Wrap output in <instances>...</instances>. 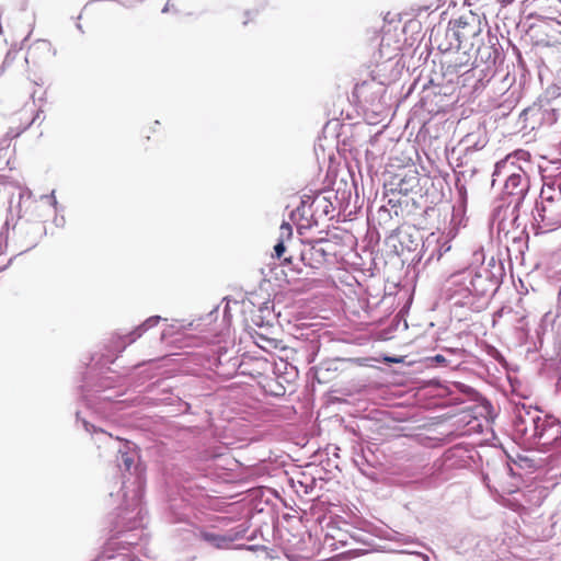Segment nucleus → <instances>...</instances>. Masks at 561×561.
Wrapping results in <instances>:
<instances>
[{
	"label": "nucleus",
	"mask_w": 561,
	"mask_h": 561,
	"mask_svg": "<svg viewBox=\"0 0 561 561\" xmlns=\"http://www.w3.org/2000/svg\"><path fill=\"white\" fill-rule=\"evenodd\" d=\"M481 34V26L478 18L473 14L462 15L449 22L445 31L447 43L439 42V32L435 34V42L442 51L453 49H470L474 46V39Z\"/></svg>",
	"instance_id": "nucleus-1"
},
{
	"label": "nucleus",
	"mask_w": 561,
	"mask_h": 561,
	"mask_svg": "<svg viewBox=\"0 0 561 561\" xmlns=\"http://www.w3.org/2000/svg\"><path fill=\"white\" fill-rule=\"evenodd\" d=\"M525 154V151L517 150L514 153L507 154L504 159L496 162L495 164V169L492 175L493 182L496 181V178L507 174V179L504 184V192L507 195L520 197L524 195L527 188L525 172L520 167L516 165L514 161L515 158L519 159Z\"/></svg>",
	"instance_id": "nucleus-2"
},
{
	"label": "nucleus",
	"mask_w": 561,
	"mask_h": 561,
	"mask_svg": "<svg viewBox=\"0 0 561 561\" xmlns=\"http://www.w3.org/2000/svg\"><path fill=\"white\" fill-rule=\"evenodd\" d=\"M541 218L550 226H561V193L557 198L541 192Z\"/></svg>",
	"instance_id": "nucleus-3"
},
{
	"label": "nucleus",
	"mask_w": 561,
	"mask_h": 561,
	"mask_svg": "<svg viewBox=\"0 0 561 561\" xmlns=\"http://www.w3.org/2000/svg\"><path fill=\"white\" fill-rule=\"evenodd\" d=\"M531 436L538 438L542 445L556 442L561 435V423H530Z\"/></svg>",
	"instance_id": "nucleus-4"
},
{
	"label": "nucleus",
	"mask_w": 561,
	"mask_h": 561,
	"mask_svg": "<svg viewBox=\"0 0 561 561\" xmlns=\"http://www.w3.org/2000/svg\"><path fill=\"white\" fill-rule=\"evenodd\" d=\"M300 260L306 266L319 268L327 260V251L312 244L301 251Z\"/></svg>",
	"instance_id": "nucleus-5"
},
{
	"label": "nucleus",
	"mask_w": 561,
	"mask_h": 561,
	"mask_svg": "<svg viewBox=\"0 0 561 561\" xmlns=\"http://www.w3.org/2000/svg\"><path fill=\"white\" fill-rule=\"evenodd\" d=\"M199 537L203 540L209 542L211 546H214L217 549H226L232 542V538H230V537L219 535V534L209 533L206 530L201 531Z\"/></svg>",
	"instance_id": "nucleus-6"
},
{
	"label": "nucleus",
	"mask_w": 561,
	"mask_h": 561,
	"mask_svg": "<svg viewBox=\"0 0 561 561\" xmlns=\"http://www.w3.org/2000/svg\"><path fill=\"white\" fill-rule=\"evenodd\" d=\"M468 411L470 412L469 417L471 421H478L479 419L489 421L492 419V409L489 402L476 403L468 408Z\"/></svg>",
	"instance_id": "nucleus-7"
},
{
	"label": "nucleus",
	"mask_w": 561,
	"mask_h": 561,
	"mask_svg": "<svg viewBox=\"0 0 561 561\" xmlns=\"http://www.w3.org/2000/svg\"><path fill=\"white\" fill-rule=\"evenodd\" d=\"M160 320V317H151L149 319H147L140 327H138L134 332L133 334L136 336V337H139L141 336L142 332L145 330H147L148 328H151V327H154Z\"/></svg>",
	"instance_id": "nucleus-8"
},
{
	"label": "nucleus",
	"mask_w": 561,
	"mask_h": 561,
	"mask_svg": "<svg viewBox=\"0 0 561 561\" xmlns=\"http://www.w3.org/2000/svg\"><path fill=\"white\" fill-rule=\"evenodd\" d=\"M285 252H286L285 240L283 238H280L278 240V242L274 245L273 256L279 260L284 256Z\"/></svg>",
	"instance_id": "nucleus-9"
},
{
	"label": "nucleus",
	"mask_w": 561,
	"mask_h": 561,
	"mask_svg": "<svg viewBox=\"0 0 561 561\" xmlns=\"http://www.w3.org/2000/svg\"><path fill=\"white\" fill-rule=\"evenodd\" d=\"M108 551H112V549L105 546L103 551L93 561H107L108 559H112L113 556L110 554Z\"/></svg>",
	"instance_id": "nucleus-10"
},
{
	"label": "nucleus",
	"mask_w": 561,
	"mask_h": 561,
	"mask_svg": "<svg viewBox=\"0 0 561 561\" xmlns=\"http://www.w3.org/2000/svg\"><path fill=\"white\" fill-rule=\"evenodd\" d=\"M280 234L282 237L283 236H286L287 239H291L293 237V229H291V226L288 224V222H283L282 226H280Z\"/></svg>",
	"instance_id": "nucleus-11"
},
{
	"label": "nucleus",
	"mask_w": 561,
	"mask_h": 561,
	"mask_svg": "<svg viewBox=\"0 0 561 561\" xmlns=\"http://www.w3.org/2000/svg\"><path fill=\"white\" fill-rule=\"evenodd\" d=\"M122 462L125 467V469L128 471L130 470L131 466L134 465V459L128 454H122L121 456Z\"/></svg>",
	"instance_id": "nucleus-12"
},
{
	"label": "nucleus",
	"mask_w": 561,
	"mask_h": 561,
	"mask_svg": "<svg viewBox=\"0 0 561 561\" xmlns=\"http://www.w3.org/2000/svg\"><path fill=\"white\" fill-rule=\"evenodd\" d=\"M410 180L417 181V176H416V175H413V176H411L409 180H408L407 178L402 179V180H401V182L399 183V190H400V192L408 193L409 188L405 186V184H407Z\"/></svg>",
	"instance_id": "nucleus-13"
},
{
	"label": "nucleus",
	"mask_w": 561,
	"mask_h": 561,
	"mask_svg": "<svg viewBox=\"0 0 561 561\" xmlns=\"http://www.w3.org/2000/svg\"><path fill=\"white\" fill-rule=\"evenodd\" d=\"M366 84V81L362 82V83H356L355 87H354V91H353V95L355 98H358V93H359V90Z\"/></svg>",
	"instance_id": "nucleus-14"
},
{
	"label": "nucleus",
	"mask_w": 561,
	"mask_h": 561,
	"mask_svg": "<svg viewBox=\"0 0 561 561\" xmlns=\"http://www.w3.org/2000/svg\"><path fill=\"white\" fill-rule=\"evenodd\" d=\"M271 393L275 396L284 394V388L282 386H277V388H274V390H271Z\"/></svg>",
	"instance_id": "nucleus-15"
},
{
	"label": "nucleus",
	"mask_w": 561,
	"mask_h": 561,
	"mask_svg": "<svg viewBox=\"0 0 561 561\" xmlns=\"http://www.w3.org/2000/svg\"><path fill=\"white\" fill-rule=\"evenodd\" d=\"M542 28V32L547 33V28H551V23H545V25L540 26Z\"/></svg>",
	"instance_id": "nucleus-16"
},
{
	"label": "nucleus",
	"mask_w": 561,
	"mask_h": 561,
	"mask_svg": "<svg viewBox=\"0 0 561 561\" xmlns=\"http://www.w3.org/2000/svg\"><path fill=\"white\" fill-rule=\"evenodd\" d=\"M291 263V256H288V257H284V261H283V264L286 265V264H290Z\"/></svg>",
	"instance_id": "nucleus-17"
},
{
	"label": "nucleus",
	"mask_w": 561,
	"mask_h": 561,
	"mask_svg": "<svg viewBox=\"0 0 561 561\" xmlns=\"http://www.w3.org/2000/svg\"><path fill=\"white\" fill-rule=\"evenodd\" d=\"M435 360L436 362H445V357L443 355H436Z\"/></svg>",
	"instance_id": "nucleus-18"
},
{
	"label": "nucleus",
	"mask_w": 561,
	"mask_h": 561,
	"mask_svg": "<svg viewBox=\"0 0 561 561\" xmlns=\"http://www.w3.org/2000/svg\"><path fill=\"white\" fill-rule=\"evenodd\" d=\"M518 431H519V432H523V433H525V434H526L527 428H526V427H525V428H518Z\"/></svg>",
	"instance_id": "nucleus-19"
},
{
	"label": "nucleus",
	"mask_w": 561,
	"mask_h": 561,
	"mask_svg": "<svg viewBox=\"0 0 561 561\" xmlns=\"http://www.w3.org/2000/svg\"><path fill=\"white\" fill-rule=\"evenodd\" d=\"M545 45L549 46V45H551V42H550L549 39H547V41L545 42Z\"/></svg>",
	"instance_id": "nucleus-20"
},
{
	"label": "nucleus",
	"mask_w": 561,
	"mask_h": 561,
	"mask_svg": "<svg viewBox=\"0 0 561 561\" xmlns=\"http://www.w3.org/2000/svg\"><path fill=\"white\" fill-rule=\"evenodd\" d=\"M525 424H526V423H524V422L516 423V425H517L518 427H519V426H523V425H525Z\"/></svg>",
	"instance_id": "nucleus-21"
}]
</instances>
